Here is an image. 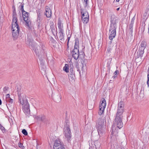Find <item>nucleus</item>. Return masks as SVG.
I'll list each match as a JSON object with an SVG mask.
<instances>
[{"mask_svg":"<svg viewBox=\"0 0 149 149\" xmlns=\"http://www.w3.org/2000/svg\"><path fill=\"white\" fill-rule=\"evenodd\" d=\"M71 54L72 58L76 60H77L79 57V49H77L76 48L74 49L71 52Z\"/></svg>","mask_w":149,"mask_h":149,"instance_id":"nucleus-7","label":"nucleus"},{"mask_svg":"<svg viewBox=\"0 0 149 149\" xmlns=\"http://www.w3.org/2000/svg\"><path fill=\"white\" fill-rule=\"evenodd\" d=\"M119 9H120V8H118L117 9V10H118Z\"/></svg>","mask_w":149,"mask_h":149,"instance_id":"nucleus-58","label":"nucleus"},{"mask_svg":"<svg viewBox=\"0 0 149 149\" xmlns=\"http://www.w3.org/2000/svg\"><path fill=\"white\" fill-rule=\"evenodd\" d=\"M118 73L119 71L118 70H116L114 72V74H115V75H116L117 74H118Z\"/></svg>","mask_w":149,"mask_h":149,"instance_id":"nucleus-50","label":"nucleus"},{"mask_svg":"<svg viewBox=\"0 0 149 149\" xmlns=\"http://www.w3.org/2000/svg\"><path fill=\"white\" fill-rule=\"evenodd\" d=\"M118 17L114 14L111 15V16L110 23L111 24H116Z\"/></svg>","mask_w":149,"mask_h":149,"instance_id":"nucleus-14","label":"nucleus"},{"mask_svg":"<svg viewBox=\"0 0 149 149\" xmlns=\"http://www.w3.org/2000/svg\"><path fill=\"white\" fill-rule=\"evenodd\" d=\"M110 32L109 38V40H113L115 37L116 34V30H112L109 31Z\"/></svg>","mask_w":149,"mask_h":149,"instance_id":"nucleus-16","label":"nucleus"},{"mask_svg":"<svg viewBox=\"0 0 149 149\" xmlns=\"http://www.w3.org/2000/svg\"><path fill=\"white\" fill-rule=\"evenodd\" d=\"M106 103L105 99L104 98L102 99L101 101V102L100 105V107H101L103 108V110L105 109L106 106Z\"/></svg>","mask_w":149,"mask_h":149,"instance_id":"nucleus-22","label":"nucleus"},{"mask_svg":"<svg viewBox=\"0 0 149 149\" xmlns=\"http://www.w3.org/2000/svg\"><path fill=\"white\" fill-rule=\"evenodd\" d=\"M108 46L107 49V51L109 53V52H110L112 50V48L113 47V45H108Z\"/></svg>","mask_w":149,"mask_h":149,"instance_id":"nucleus-36","label":"nucleus"},{"mask_svg":"<svg viewBox=\"0 0 149 149\" xmlns=\"http://www.w3.org/2000/svg\"><path fill=\"white\" fill-rule=\"evenodd\" d=\"M148 80L147 83L149 82V74H148L147 75Z\"/></svg>","mask_w":149,"mask_h":149,"instance_id":"nucleus-51","label":"nucleus"},{"mask_svg":"<svg viewBox=\"0 0 149 149\" xmlns=\"http://www.w3.org/2000/svg\"><path fill=\"white\" fill-rule=\"evenodd\" d=\"M45 12L44 13L47 17H50L52 16V11L49 7L47 6L45 7Z\"/></svg>","mask_w":149,"mask_h":149,"instance_id":"nucleus-12","label":"nucleus"},{"mask_svg":"<svg viewBox=\"0 0 149 149\" xmlns=\"http://www.w3.org/2000/svg\"><path fill=\"white\" fill-rule=\"evenodd\" d=\"M38 119L42 121H45V117L44 116H41L39 117L38 118Z\"/></svg>","mask_w":149,"mask_h":149,"instance_id":"nucleus-32","label":"nucleus"},{"mask_svg":"<svg viewBox=\"0 0 149 149\" xmlns=\"http://www.w3.org/2000/svg\"><path fill=\"white\" fill-rule=\"evenodd\" d=\"M70 37H68V44L69 41L70 39Z\"/></svg>","mask_w":149,"mask_h":149,"instance_id":"nucleus-52","label":"nucleus"},{"mask_svg":"<svg viewBox=\"0 0 149 149\" xmlns=\"http://www.w3.org/2000/svg\"><path fill=\"white\" fill-rule=\"evenodd\" d=\"M133 26L131 24H130L129 26V31L131 35H132L133 32Z\"/></svg>","mask_w":149,"mask_h":149,"instance_id":"nucleus-29","label":"nucleus"},{"mask_svg":"<svg viewBox=\"0 0 149 149\" xmlns=\"http://www.w3.org/2000/svg\"><path fill=\"white\" fill-rule=\"evenodd\" d=\"M22 132L25 135H27L28 134L26 130L24 129H23L22 131Z\"/></svg>","mask_w":149,"mask_h":149,"instance_id":"nucleus-39","label":"nucleus"},{"mask_svg":"<svg viewBox=\"0 0 149 149\" xmlns=\"http://www.w3.org/2000/svg\"><path fill=\"white\" fill-rule=\"evenodd\" d=\"M94 145L96 149H99L100 146V143L98 141H96L94 142Z\"/></svg>","mask_w":149,"mask_h":149,"instance_id":"nucleus-23","label":"nucleus"},{"mask_svg":"<svg viewBox=\"0 0 149 149\" xmlns=\"http://www.w3.org/2000/svg\"><path fill=\"white\" fill-rule=\"evenodd\" d=\"M75 42L74 49H75V48H76L77 49H78L79 45V41L78 39H75Z\"/></svg>","mask_w":149,"mask_h":149,"instance_id":"nucleus-28","label":"nucleus"},{"mask_svg":"<svg viewBox=\"0 0 149 149\" xmlns=\"http://www.w3.org/2000/svg\"><path fill=\"white\" fill-rule=\"evenodd\" d=\"M123 115L121 114L117 113L114 119V123L116 125L117 127L119 129L123 127V123L122 122Z\"/></svg>","mask_w":149,"mask_h":149,"instance_id":"nucleus-4","label":"nucleus"},{"mask_svg":"<svg viewBox=\"0 0 149 149\" xmlns=\"http://www.w3.org/2000/svg\"><path fill=\"white\" fill-rule=\"evenodd\" d=\"M8 88V87H5L3 88V90L5 92H6L7 91Z\"/></svg>","mask_w":149,"mask_h":149,"instance_id":"nucleus-45","label":"nucleus"},{"mask_svg":"<svg viewBox=\"0 0 149 149\" xmlns=\"http://www.w3.org/2000/svg\"><path fill=\"white\" fill-rule=\"evenodd\" d=\"M41 21V15L40 13H37V21Z\"/></svg>","mask_w":149,"mask_h":149,"instance_id":"nucleus-35","label":"nucleus"},{"mask_svg":"<svg viewBox=\"0 0 149 149\" xmlns=\"http://www.w3.org/2000/svg\"><path fill=\"white\" fill-rule=\"evenodd\" d=\"M77 71H79V70H77Z\"/></svg>","mask_w":149,"mask_h":149,"instance_id":"nucleus-64","label":"nucleus"},{"mask_svg":"<svg viewBox=\"0 0 149 149\" xmlns=\"http://www.w3.org/2000/svg\"><path fill=\"white\" fill-rule=\"evenodd\" d=\"M112 40H111L108 43V45H113L112 44Z\"/></svg>","mask_w":149,"mask_h":149,"instance_id":"nucleus-49","label":"nucleus"},{"mask_svg":"<svg viewBox=\"0 0 149 149\" xmlns=\"http://www.w3.org/2000/svg\"><path fill=\"white\" fill-rule=\"evenodd\" d=\"M116 1L117 2H119L120 0H116Z\"/></svg>","mask_w":149,"mask_h":149,"instance_id":"nucleus-60","label":"nucleus"},{"mask_svg":"<svg viewBox=\"0 0 149 149\" xmlns=\"http://www.w3.org/2000/svg\"><path fill=\"white\" fill-rule=\"evenodd\" d=\"M37 25L38 28H40L42 26L41 21H37Z\"/></svg>","mask_w":149,"mask_h":149,"instance_id":"nucleus-34","label":"nucleus"},{"mask_svg":"<svg viewBox=\"0 0 149 149\" xmlns=\"http://www.w3.org/2000/svg\"><path fill=\"white\" fill-rule=\"evenodd\" d=\"M18 97H19V100L20 103L23 105L24 104H26L27 103H28V101L26 100L25 97L23 96L22 97L20 94H19V92L18 93Z\"/></svg>","mask_w":149,"mask_h":149,"instance_id":"nucleus-10","label":"nucleus"},{"mask_svg":"<svg viewBox=\"0 0 149 149\" xmlns=\"http://www.w3.org/2000/svg\"><path fill=\"white\" fill-rule=\"evenodd\" d=\"M12 34L14 39L17 38L19 35V26L17 23V20L13 22H12Z\"/></svg>","mask_w":149,"mask_h":149,"instance_id":"nucleus-3","label":"nucleus"},{"mask_svg":"<svg viewBox=\"0 0 149 149\" xmlns=\"http://www.w3.org/2000/svg\"><path fill=\"white\" fill-rule=\"evenodd\" d=\"M22 14L23 19L26 22V25L29 28H30L31 22L29 17V13L25 11L24 13H22Z\"/></svg>","mask_w":149,"mask_h":149,"instance_id":"nucleus-5","label":"nucleus"},{"mask_svg":"<svg viewBox=\"0 0 149 149\" xmlns=\"http://www.w3.org/2000/svg\"><path fill=\"white\" fill-rule=\"evenodd\" d=\"M75 74H69V78L70 80H73L74 79Z\"/></svg>","mask_w":149,"mask_h":149,"instance_id":"nucleus-33","label":"nucleus"},{"mask_svg":"<svg viewBox=\"0 0 149 149\" xmlns=\"http://www.w3.org/2000/svg\"><path fill=\"white\" fill-rule=\"evenodd\" d=\"M54 149H65L64 145L62 142L59 139L56 140L54 146Z\"/></svg>","mask_w":149,"mask_h":149,"instance_id":"nucleus-6","label":"nucleus"},{"mask_svg":"<svg viewBox=\"0 0 149 149\" xmlns=\"http://www.w3.org/2000/svg\"><path fill=\"white\" fill-rule=\"evenodd\" d=\"M63 70L66 73H67L69 72V65L66 64L65 65V66L63 68Z\"/></svg>","mask_w":149,"mask_h":149,"instance_id":"nucleus-26","label":"nucleus"},{"mask_svg":"<svg viewBox=\"0 0 149 149\" xmlns=\"http://www.w3.org/2000/svg\"><path fill=\"white\" fill-rule=\"evenodd\" d=\"M24 3H23L21 5V8L20 10L22 11V13H24L25 11L24 9Z\"/></svg>","mask_w":149,"mask_h":149,"instance_id":"nucleus-37","label":"nucleus"},{"mask_svg":"<svg viewBox=\"0 0 149 149\" xmlns=\"http://www.w3.org/2000/svg\"><path fill=\"white\" fill-rule=\"evenodd\" d=\"M2 104V101L1 99H0V105H1Z\"/></svg>","mask_w":149,"mask_h":149,"instance_id":"nucleus-54","label":"nucleus"},{"mask_svg":"<svg viewBox=\"0 0 149 149\" xmlns=\"http://www.w3.org/2000/svg\"><path fill=\"white\" fill-rule=\"evenodd\" d=\"M124 106L123 102L121 101L118 103L117 113L121 114L122 115L124 111Z\"/></svg>","mask_w":149,"mask_h":149,"instance_id":"nucleus-8","label":"nucleus"},{"mask_svg":"<svg viewBox=\"0 0 149 149\" xmlns=\"http://www.w3.org/2000/svg\"><path fill=\"white\" fill-rule=\"evenodd\" d=\"M83 63L82 62V68H83V66H84V62H83Z\"/></svg>","mask_w":149,"mask_h":149,"instance_id":"nucleus-55","label":"nucleus"},{"mask_svg":"<svg viewBox=\"0 0 149 149\" xmlns=\"http://www.w3.org/2000/svg\"><path fill=\"white\" fill-rule=\"evenodd\" d=\"M23 110L25 114L27 116H29L30 114V110L29 109V103H27L23 107Z\"/></svg>","mask_w":149,"mask_h":149,"instance_id":"nucleus-9","label":"nucleus"},{"mask_svg":"<svg viewBox=\"0 0 149 149\" xmlns=\"http://www.w3.org/2000/svg\"><path fill=\"white\" fill-rule=\"evenodd\" d=\"M70 74H75L74 71V69L73 68L70 69Z\"/></svg>","mask_w":149,"mask_h":149,"instance_id":"nucleus-38","label":"nucleus"},{"mask_svg":"<svg viewBox=\"0 0 149 149\" xmlns=\"http://www.w3.org/2000/svg\"><path fill=\"white\" fill-rule=\"evenodd\" d=\"M6 102L9 103L8 104V106L10 109H13L14 107V104L13 100L10 98H8L6 100Z\"/></svg>","mask_w":149,"mask_h":149,"instance_id":"nucleus-15","label":"nucleus"},{"mask_svg":"<svg viewBox=\"0 0 149 149\" xmlns=\"http://www.w3.org/2000/svg\"><path fill=\"white\" fill-rule=\"evenodd\" d=\"M65 76H61V79H60L61 80H65Z\"/></svg>","mask_w":149,"mask_h":149,"instance_id":"nucleus-48","label":"nucleus"},{"mask_svg":"<svg viewBox=\"0 0 149 149\" xmlns=\"http://www.w3.org/2000/svg\"><path fill=\"white\" fill-rule=\"evenodd\" d=\"M145 48L143 47H140L139 49V50L140 51H142V52H144V50Z\"/></svg>","mask_w":149,"mask_h":149,"instance_id":"nucleus-44","label":"nucleus"},{"mask_svg":"<svg viewBox=\"0 0 149 149\" xmlns=\"http://www.w3.org/2000/svg\"><path fill=\"white\" fill-rule=\"evenodd\" d=\"M51 30L52 33L54 34V33L55 32H56V30L55 28H54V27H51Z\"/></svg>","mask_w":149,"mask_h":149,"instance_id":"nucleus-43","label":"nucleus"},{"mask_svg":"<svg viewBox=\"0 0 149 149\" xmlns=\"http://www.w3.org/2000/svg\"><path fill=\"white\" fill-rule=\"evenodd\" d=\"M144 53V52H142L138 50L137 53V55L136 56V58H138L139 57H141Z\"/></svg>","mask_w":149,"mask_h":149,"instance_id":"nucleus-24","label":"nucleus"},{"mask_svg":"<svg viewBox=\"0 0 149 149\" xmlns=\"http://www.w3.org/2000/svg\"><path fill=\"white\" fill-rule=\"evenodd\" d=\"M19 147L21 148L24 149V146L23 145V144L22 143H20L19 144Z\"/></svg>","mask_w":149,"mask_h":149,"instance_id":"nucleus-42","label":"nucleus"},{"mask_svg":"<svg viewBox=\"0 0 149 149\" xmlns=\"http://www.w3.org/2000/svg\"><path fill=\"white\" fill-rule=\"evenodd\" d=\"M116 77V75H115V74H114V76H113L114 78L115 77Z\"/></svg>","mask_w":149,"mask_h":149,"instance_id":"nucleus-57","label":"nucleus"},{"mask_svg":"<svg viewBox=\"0 0 149 149\" xmlns=\"http://www.w3.org/2000/svg\"><path fill=\"white\" fill-rule=\"evenodd\" d=\"M0 129L3 132L5 131L4 127L1 125H0Z\"/></svg>","mask_w":149,"mask_h":149,"instance_id":"nucleus-41","label":"nucleus"},{"mask_svg":"<svg viewBox=\"0 0 149 149\" xmlns=\"http://www.w3.org/2000/svg\"><path fill=\"white\" fill-rule=\"evenodd\" d=\"M10 98V94H8L6 95V100H7V99H8V98Z\"/></svg>","mask_w":149,"mask_h":149,"instance_id":"nucleus-47","label":"nucleus"},{"mask_svg":"<svg viewBox=\"0 0 149 149\" xmlns=\"http://www.w3.org/2000/svg\"><path fill=\"white\" fill-rule=\"evenodd\" d=\"M64 139L68 143H70L72 140V135L71 130L68 123L66 122L64 125L63 129Z\"/></svg>","mask_w":149,"mask_h":149,"instance_id":"nucleus-2","label":"nucleus"},{"mask_svg":"<svg viewBox=\"0 0 149 149\" xmlns=\"http://www.w3.org/2000/svg\"><path fill=\"white\" fill-rule=\"evenodd\" d=\"M89 104H87V106H88H88H89Z\"/></svg>","mask_w":149,"mask_h":149,"instance_id":"nucleus-62","label":"nucleus"},{"mask_svg":"<svg viewBox=\"0 0 149 149\" xmlns=\"http://www.w3.org/2000/svg\"><path fill=\"white\" fill-rule=\"evenodd\" d=\"M59 36V38L60 40V42H64V33H58Z\"/></svg>","mask_w":149,"mask_h":149,"instance_id":"nucleus-25","label":"nucleus"},{"mask_svg":"<svg viewBox=\"0 0 149 149\" xmlns=\"http://www.w3.org/2000/svg\"><path fill=\"white\" fill-rule=\"evenodd\" d=\"M56 34H57V30H56Z\"/></svg>","mask_w":149,"mask_h":149,"instance_id":"nucleus-63","label":"nucleus"},{"mask_svg":"<svg viewBox=\"0 0 149 149\" xmlns=\"http://www.w3.org/2000/svg\"><path fill=\"white\" fill-rule=\"evenodd\" d=\"M111 134L112 135H116V133H117V130L115 128V127L112 126L111 130L110 131Z\"/></svg>","mask_w":149,"mask_h":149,"instance_id":"nucleus-21","label":"nucleus"},{"mask_svg":"<svg viewBox=\"0 0 149 149\" xmlns=\"http://www.w3.org/2000/svg\"><path fill=\"white\" fill-rule=\"evenodd\" d=\"M14 7H15L14 6H13V10L14 9Z\"/></svg>","mask_w":149,"mask_h":149,"instance_id":"nucleus-59","label":"nucleus"},{"mask_svg":"<svg viewBox=\"0 0 149 149\" xmlns=\"http://www.w3.org/2000/svg\"><path fill=\"white\" fill-rule=\"evenodd\" d=\"M27 44L30 47L32 48L34 51L35 52L39 59H40V58L41 59L42 56L45 53L44 50L45 48L44 46L42 44H40L35 48L36 46V44L33 42L32 41H31L30 39H28L27 40Z\"/></svg>","mask_w":149,"mask_h":149,"instance_id":"nucleus-1","label":"nucleus"},{"mask_svg":"<svg viewBox=\"0 0 149 149\" xmlns=\"http://www.w3.org/2000/svg\"><path fill=\"white\" fill-rule=\"evenodd\" d=\"M84 2L85 3V7H86L87 6V1L88 0H84Z\"/></svg>","mask_w":149,"mask_h":149,"instance_id":"nucleus-46","label":"nucleus"},{"mask_svg":"<svg viewBox=\"0 0 149 149\" xmlns=\"http://www.w3.org/2000/svg\"><path fill=\"white\" fill-rule=\"evenodd\" d=\"M82 59V60H83H83H84V61H85V60H84V58H83H83H81Z\"/></svg>","mask_w":149,"mask_h":149,"instance_id":"nucleus-61","label":"nucleus"},{"mask_svg":"<svg viewBox=\"0 0 149 149\" xmlns=\"http://www.w3.org/2000/svg\"><path fill=\"white\" fill-rule=\"evenodd\" d=\"M83 15L82 16H83L82 18V20L83 22L85 24H87L89 20V18L88 17H84V14H83Z\"/></svg>","mask_w":149,"mask_h":149,"instance_id":"nucleus-27","label":"nucleus"},{"mask_svg":"<svg viewBox=\"0 0 149 149\" xmlns=\"http://www.w3.org/2000/svg\"><path fill=\"white\" fill-rule=\"evenodd\" d=\"M147 43L144 40H143L141 42L140 47L146 48V46Z\"/></svg>","mask_w":149,"mask_h":149,"instance_id":"nucleus-30","label":"nucleus"},{"mask_svg":"<svg viewBox=\"0 0 149 149\" xmlns=\"http://www.w3.org/2000/svg\"><path fill=\"white\" fill-rule=\"evenodd\" d=\"M17 13L16 12L15 8L14 7V9L13 10V19L12 22H14L16 20H17Z\"/></svg>","mask_w":149,"mask_h":149,"instance_id":"nucleus-18","label":"nucleus"},{"mask_svg":"<svg viewBox=\"0 0 149 149\" xmlns=\"http://www.w3.org/2000/svg\"><path fill=\"white\" fill-rule=\"evenodd\" d=\"M99 111L98 112L99 114L100 115H101L104 112V109L103 110V108L101 107H99Z\"/></svg>","mask_w":149,"mask_h":149,"instance_id":"nucleus-31","label":"nucleus"},{"mask_svg":"<svg viewBox=\"0 0 149 149\" xmlns=\"http://www.w3.org/2000/svg\"><path fill=\"white\" fill-rule=\"evenodd\" d=\"M97 128L99 134L100 136L104 132V126H97Z\"/></svg>","mask_w":149,"mask_h":149,"instance_id":"nucleus-17","label":"nucleus"},{"mask_svg":"<svg viewBox=\"0 0 149 149\" xmlns=\"http://www.w3.org/2000/svg\"><path fill=\"white\" fill-rule=\"evenodd\" d=\"M135 19V18L134 17L132 19L131 21V23L130 24H131V25H133V24H134Z\"/></svg>","mask_w":149,"mask_h":149,"instance_id":"nucleus-40","label":"nucleus"},{"mask_svg":"<svg viewBox=\"0 0 149 149\" xmlns=\"http://www.w3.org/2000/svg\"><path fill=\"white\" fill-rule=\"evenodd\" d=\"M58 97L60 98V100H61V96L60 95H58Z\"/></svg>","mask_w":149,"mask_h":149,"instance_id":"nucleus-53","label":"nucleus"},{"mask_svg":"<svg viewBox=\"0 0 149 149\" xmlns=\"http://www.w3.org/2000/svg\"><path fill=\"white\" fill-rule=\"evenodd\" d=\"M58 33H64L63 24L61 23L60 18L58 19Z\"/></svg>","mask_w":149,"mask_h":149,"instance_id":"nucleus-11","label":"nucleus"},{"mask_svg":"<svg viewBox=\"0 0 149 149\" xmlns=\"http://www.w3.org/2000/svg\"><path fill=\"white\" fill-rule=\"evenodd\" d=\"M80 8L81 10V18H82L83 16L82 15L83 14H84V17H89V15L88 13L86 11L85 12H84V9L82 8H81V7H80Z\"/></svg>","mask_w":149,"mask_h":149,"instance_id":"nucleus-19","label":"nucleus"},{"mask_svg":"<svg viewBox=\"0 0 149 149\" xmlns=\"http://www.w3.org/2000/svg\"><path fill=\"white\" fill-rule=\"evenodd\" d=\"M116 24H110V27L109 29V31H111L112 30H116L117 29Z\"/></svg>","mask_w":149,"mask_h":149,"instance_id":"nucleus-20","label":"nucleus"},{"mask_svg":"<svg viewBox=\"0 0 149 149\" xmlns=\"http://www.w3.org/2000/svg\"><path fill=\"white\" fill-rule=\"evenodd\" d=\"M105 119L104 118H98L97 123V126H104V123Z\"/></svg>","mask_w":149,"mask_h":149,"instance_id":"nucleus-13","label":"nucleus"},{"mask_svg":"<svg viewBox=\"0 0 149 149\" xmlns=\"http://www.w3.org/2000/svg\"><path fill=\"white\" fill-rule=\"evenodd\" d=\"M148 87H149V82L147 83Z\"/></svg>","mask_w":149,"mask_h":149,"instance_id":"nucleus-56","label":"nucleus"}]
</instances>
